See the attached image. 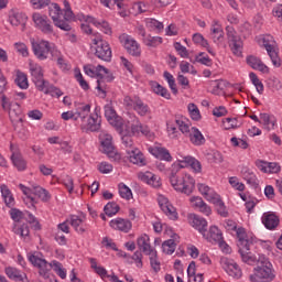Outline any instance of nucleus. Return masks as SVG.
Wrapping results in <instances>:
<instances>
[{"mask_svg": "<svg viewBox=\"0 0 282 282\" xmlns=\"http://www.w3.org/2000/svg\"><path fill=\"white\" fill-rule=\"evenodd\" d=\"M100 107L95 108V112L89 115L87 119V123H82L80 129L82 131H100Z\"/></svg>", "mask_w": 282, "mask_h": 282, "instance_id": "f8f14e48", "label": "nucleus"}, {"mask_svg": "<svg viewBox=\"0 0 282 282\" xmlns=\"http://www.w3.org/2000/svg\"><path fill=\"white\" fill-rule=\"evenodd\" d=\"M175 248H177L175 239H169L162 243V250L165 252V254H173V252H175Z\"/></svg>", "mask_w": 282, "mask_h": 282, "instance_id": "de8ad7c7", "label": "nucleus"}, {"mask_svg": "<svg viewBox=\"0 0 282 282\" xmlns=\"http://www.w3.org/2000/svg\"><path fill=\"white\" fill-rule=\"evenodd\" d=\"M14 235H19L20 237H29L30 236V227L26 224L13 226Z\"/></svg>", "mask_w": 282, "mask_h": 282, "instance_id": "49530a36", "label": "nucleus"}, {"mask_svg": "<svg viewBox=\"0 0 282 282\" xmlns=\"http://www.w3.org/2000/svg\"><path fill=\"white\" fill-rule=\"evenodd\" d=\"M31 45L33 54L39 61H47V56H50V54L53 58L59 54L58 51L52 47V44L45 40L36 41L31 39Z\"/></svg>", "mask_w": 282, "mask_h": 282, "instance_id": "39448f33", "label": "nucleus"}, {"mask_svg": "<svg viewBox=\"0 0 282 282\" xmlns=\"http://www.w3.org/2000/svg\"><path fill=\"white\" fill-rule=\"evenodd\" d=\"M177 166L178 169H186L187 166H192V169H194L196 173H199V171H202V163H199V161L195 160V158L192 156L183 158Z\"/></svg>", "mask_w": 282, "mask_h": 282, "instance_id": "c756f323", "label": "nucleus"}, {"mask_svg": "<svg viewBox=\"0 0 282 282\" xmlns=\"http://www.w3.org/2000/svg\"><path fill=\"white\" fill-rule=\"evenodd\" d=\"M123 104L128 109H133V111H135L138 116H141L142 118L151 115V108L149 105L144 104V101H142V99L138 96H126Z\"/></svg>", "mask_w": 282, "mask_h": 282, "instance_id": "0eeeda50", "label": "nucleus"}, {"mask_svg": "<svg viewBox=\"0 0 282 282\" xmlns=\"http://www.w3.org/2000/svg\"><path fill=\"white\" fill-rule=\"evenodd\" d=\"M192 41L196 45H202V47H208V40L204 39V35L200 33H195L192 37Z\"/></svg>", "mask_w": 282, "mask_h": 282, "instance_id": "bf43d9fd", "label": "nucleus"}, {"mask_svg": "<svg viewBox=\"0 0 282 282\" xmlns=\"http://www.w3.org/2000/svg\"><path fill=\"white\" fill-rule=\"evenodd\" d=\"M61 14H63V10H61V6H58V3H52L48 7V15L51 17L53 23L61 19Z\"/></svg>", "mask_w": 282, "mask_h": 282, "instance_id": "58836bf2", "label": "nucleus"}, {"mask_svg": "<svg viewBox=\"0 0 282 282\" xmlns=\"http://www.w3.org/2000/svg\"><path fill=\"white\" fill-rule=\"evenodd\" d=\"M40 91L51 94L55 98H61L63 95V90L61 88H56V86H50V82H46V84H44V89Z\"/></svg>", "mask_w": 282, "mask_h": 282, "instance_id": "37998d69", "label": "nucleus"}, {"mask_svg": "<svg viewBox=\"0 0 282 282\" xmlns=\"http://www.w3.org/2000/svg\"><path fill=\"white\" fill-rule=\"evenodd\" d=\"M22 193L24 195H26V198H24L25 204H31V206L33 207V209H36V206L34 204H36V199L32 196V189H30L29 187H26L23 184L19 185Z\"/></svg>", "mask_w": 282, "mask_h": 282, "instance_id": "ea45409f", "label": "nucleus"}, {"mask_svg": "<svg viewBox=\"0 0 282 282\" xmlns=\"http://www.w3.org/2000/svg\"><path fill=\"white\" fill-rule=\"evenodd\" d=\"M110 227L115 228V230H120L121 232H129L133 225L130 223L129 219L117 218L110 221Z\"/></svg>", "mask_w": 282, "mask_h": 282, "instance_id": "393cba45", "label": "nucleus"}, {"mask_svg": "<svg viewBox=\"0 0 282 282\" xmlns=\"http://www.w3.org/2000/svg\"><path fill=\"white\" fill-rule=\"evenodd\" d=\"M28 259L30 263L34 265V268L39 269V274L40 276H43V279H50L52 270H54V272H56V274L62 279H67V272L65 271V269H63V264L61 262L53 260L50 263L47 262V260L39 258L33 253H29Z\"/></svg>", "mask_w": 282, "mask_h": 282, "instance_id": "f257e3e1", "label": "nucleus"}, {"mask_svg": "<svg viewBox=\"0 0 282 282\" xmlns=\"http://www.w3.org/2000/svg\"><path fill=\"white\" fill-rule=\"evenodd\" d=\"M249 78H250L252 85H254L258 94H263V83H261V80H259V77L257 76V74L250 73Z\"/></svg>", "mask_w": 282, "mask_h": 282, "instance_id": "13d9d810", "label": "nucleus"}, {"mask_svg": "<svg viewBox=\"0 0 282 282\" xmlns=\"http://www.w3.org/2000/svg\"><path fill=\"white\" fill-rule=\"evenodd\" d=\"M175 122L180 129L181 132L188 135L191 133V124H188V120L184 117H181L180 119H175Z\"/></svg>", "mask_w": 282, "mask_h": 282, "instance_id": "c03bdc74", "label": "nucleus"}, {"mask_svg": "<svg viewBox=\"0 0 282 282\" xmlns=\"http://www.w3.org/2000/svg\"><path fill=\"white\" fill-rule=\"evenodd\" d=\"M119 194H120V197L128 200L133 197V193H131V188H129V186H127L124 183L119 184Z\"/></svg>", "mask_w": 282, "mask_h": 282, "instance_id": "603ef678", "label": "nucleus"}, {"mask_svg": "<svg viewBox=\"0 0 282 282\" xmlns=\"http://www.w3.org/2000/svg\"><path fill=\"white\" fill-rule=\"evenodd\" d=\"M198 191L199 193L207 199V202H212L216 198L217 194L216 192L213 191L208 185L198 183Z\"/></svg>", "mask_w": 282, "mask_h": 282, "instance_id": "72a5a7b5", "label": "nucleus"}, {"mask_svg": "<svg viewBox=\"0 0 282 282\" xmlns=\"http://www.w3.org/2000/svg\"><path fill=\"white\" fill-rule=\"evenodd\" d=\"M144 43L148 47H158V45H162V37L148 35Z\"/></svg>", "mask_w": 282, "mask_h": 282, "instance_id": "6e6d98bb", "label": "nucleus"}, {"mask_svg": "<svg viewBox=\"0 0 282 282\" xmlns=\"http://www.w3.org/2000/svg\"><path fill=\"white\" fill-rule=\"evenodd\" d=\"M210 204L216 206V210L220 217H228V209H226V204L221 199V196L217 195L214 199L210 200Z\"/></svg>", "mask_w": 282, "mask_h": 282, "instance_id": "f704fd0d", "label": "nucleus"}, {"mask_svg": "<svg viewBox=\"0 0 282 282\" xmlns=\"http://www.w3.org/2000/svg\"><path fill=\"white\" fill-rule=\"evenodd\" d=\"M101 147L104 153L111 158L112 160H120V154L116 152V148L113 147V137L111 134H104L101 138Z\"/></svg>", "mask_w": 282, "mask_h": 282, "instance_id": "dca6fc26", "label": "nucleus"}, {"mask_svg": "<svg viewBox=\"0 0 282 282\" xmlns=\"http://www.w3.org/2000/svg\"><path fill=\"white\" fill-rule=\"evenodd\" d=\"M138 177L141 182L149 184V186H152L153 188H160V186H162L160 177L151 172H140Z\"/></svg>", "mask_w": 282, "mask_h": 282, "instance_id": "412c9836", "label": "nucleus"}, {"mask_svg": "<svg viewBox=\"0 0 282 282\" xmlns=\"http://www.w3.org/2000/svg\"><path fill=\"white\" fill-rule=\"evenodd\" d=\"M174 48L180 54L181 58H188V50L182 45L180 42L174 43Z\"/></svg>", "mask_w": 282, "mask_h": 282, "instance_id": "0e129e2a", "label": "nucleus"}, {"mask_svg": "<svg viewBox=\"0 0 282 282\" xmlns=\"http://www.w3.org/2000/svg\"><path fill=\"white\" fill-rule=\"evenodd\" d=\"M105 118L108 120L109 124L111 127H115L117 131H120L122 134V118L118 116L116 112V109L111 105H106L105 106Z\"/></svg>", "mask_w": 282, "mask_h": 282, "instance_id": "4468645a", "label": "nucleus"}, {"mask_svg": "<svg viewBox=\"0 0 282 282\" xmlns=\"http://www.w3.org/2000/svg\"><path fill=\"white\" fill-rule=\"evenodd\" d=\"M91 112V105L89 104H79L76 106L75 116L78 120L80 118L82 122H85L87 120V117H89V113Z\"/></svg>", "mask_w": 282, "mask_h": 282, "instance_id": "7c9ffc66", "label": "nucleus"}, {"mask_svg": "<svg viewBox=\"0 0 282 282\" xmlns=\"http://www.w3.org/2000/svg\"><path fill=\"white\" fill-rule=\"evenodd\" d=\"M128 155L132 164H138V166H147V159H144L142 151L134 149L128 151Z\"/></svg>", "mask_w": 282, "mask_h": 282, "instance_id": "cd10ccee", "label": "nucleus"}, {"mask_svg": "<svg viewBox=\"0 0 282 282\" xmlns=\"http://www.w3.org/2000/svg\"><path fill=\"white\" fill-rule=\"evenodd\" d=\"M152 89L154 94H156L158 96H162V98L171 100V93H169V89L164 88V86L156 83L152 86Z\"/></svg>", "mask_w": 282, "mask_h": 282, "instance_id": "a18cd8bd", "label": "nucleus"}, {"mask_svg": "<svg viewBox=\"0 0 282 282\" xmlns=\"http://www.w3.org/2000/svg\"><path fill=\"white\" fill-rule=\"evenodd\" d=\"M30 72L36 89H39V91L45 89L47 80L43 78V67L39 64H31Z\"/></svg>", "mask_w": 282, "mask_h": 282, "instance_id": "2eb2a0df", "label": "nucleus"}, {"mask_svg": "<svg viewBox=\"0 0 282 282\" xmlns=\"http://www.w3.org/2000/svg\"><path fill=\"white\" fill-rule=\"evenodd\" d=\"M212 34L214 43H224V29H221V26L217 25L213 28Z\"/></svg>", "mask_w": 282, "mask_h": 282, "instance_id": "09e8293b", "label": "nucleus"}, {"mask_svg": "<svg viewBox=\"0 0 282 282\" xmlns=\"http://www.w3.org/2000/svg\"><path fill=\"white\" fill-rule=\"evenodd\" d=\"M260 120L262 124H264V128L270 131V124L274 127V121L270 118V115L268 113H260Z\"/></svg>", "mask_w": 282, "mask_h": 282, "instance_id": "69168bd1", "label": "nucleus"}, {"mask_svg": "<svg viewBox=\"0 0 282 282\" xmlns=\"http://www.w3.org/2000/svg\"><path fill=\"white\" fill-rule=\"evenodd\" d=\"M131 133L132 135H140V133L142 135H149V133H151V129H149V126L138 122L137 124L131 126Z\"/></svg>", "mask_w": 282, "mask_h": 282, "instance_id": "4c0bfd02", "label": "nucleus"}, {"mask_svg": "<svg viewBox=\"0 0 282 282\" xmlns=\"http://www.w3.org/2000/svg\"><path fill=\"white\" fill-rule=\"evenodd\" d=\"M187 135L189 138V142H192L194 147H203V144H206V138H204L202 131L195 127L191 129V132Z\"/></svg>", "mask_w": 282, "mask_h": 282, "instance_id": "a878e982", "label": "nucleus"}, {"mask_svg": "<svg viewBox=\"0 0 282 282\" xmlns=\"http://www.w3.org/2000/svg\"><path fill=\"white\" fill-rule=\"evenodd\" d=\"M220 264L229 276H232V279H241L243 273L241 272V268H239V264H237L235 260L228 259V258H221Z\"/></svg>", "mask_w": 282, "mask_h": 282, "instance_id": "ddd939ff", "label": "nucleus"}, {"mask_svg": "<svg viewBox=\"0 0 282 282\" xmlns=\"http://www.w3.org/2000/svg\"><path fill=\"white\" fill-rule=\"evenodd\" d=\"M227 39H228V45L235 56H241L242 50H243V41H241V37L237 35V32L235 31V28L227 26Z\"/></svg>", "mask_w": 282, "mask_h": 282, "instance_id": "6e6552de", "label": "nucleus"}, {"mask_svg": "<svg viewBox=\"0 0 282 282\" xmlns=\"http://www.w3.org/2000/svg\"><path fill=\"white\" fill-rule=\"evenodd\" d=\"M33 193L42 199V202H48V199L52 197L50 196V192H47L45 188L41 186L33 187Z\"/></svg>", "mask_w": 282, "mask_h": 282, "instance_id": "8fccbe9b", "label": "nucleus"}, {"mask_svg": "<svg viewBox=\"0 0 282 282\" xmlns=\"http://www.w3.org/2000/svg\"><path fill=\"white\" fill-rule=\"evenodd\" d=\"M158 203H159V206H160L161 210L163 213H165V215L167 217H170V219H173L174 221H175V219H177V210L169 202V198H166L164 195H160L158 197Z\"/></svg>", "mask_w": 282, "mask_h": 282, "instance_id": "a211bd4d", "label": "nucleus"}, {"mask_svg": "<svg viewBox=\"0 0 282 282\" xmlns=\"http://www.w3.org/2000/svg\"><path fill=\"white\" fill-rule=\"evenodd\" d=\"M163 76L165 80H167L172 94H174V96H177V85L175 84V77H173L172 74L169 72H164Z\"/></svg>", "mask_w": 282, "mask_h": 282, "instance_id": "864d4df0", "label": "nucleus"}, {"mask_svg": "<svg viewBox=\"0 0 282 282\" xmlns=\"http://www.w3.org/2000/svg\"><path fill=\"white\" fill-rule=\"evenodd\" d=\"M70 226L78 232L79 235H83L86 232V228L83 227V219L78 216H72L70 217Z\"/></svg>", "mask_w": 282, "mask_h": 282, "instance_id": "79ce46f5", "label": "nucleus"}, {"mask_svg": "<svg viewBox=\"0 0 282 282\" xmlns=\"http://www.w3.org/2000/svg\"><path fill=\"white\" fill-rule=\"evenodd\" d=\"M257 263V268H254V274L250 275L251 282H272L276 278L274 274V269H272V262L263 254H259L256 257V261L251 263Z\"/></svg>", "mask_w": 282, "mask_h": 282, "instance_id": "f03ea898", "label": "nucleus"}, {"mask_svg": "<svg viewBox=\"0 0 282 282\" xmlns=\"http://www.w3.org/2000/svg\"><path fill=\"white\" fill-rule=\"evenodd\" d=\"M64 19L66 21H69V19H74V11H72V6L67 0H64Z\"/></svg>", "mask_w": 282, "mask_h": 282, "instance_id": "e2e57ef3", "label": "nucleus"}, {"mask_svg": "<svg viewBox=\"0 0 282 282\" xmlns=\"http://www.w3.org/2000/svg\"><path fill=\"white\" fill-rule=\"evenodd\" d=\"M94 36L95 56L105 63H111V46H109V42L102 40L99 33H94Z\"/></svg>", "mask_w": 282, "mask_h": 282, "instance_id": "423d86ee", "label": "nucleus"}, {"mask_svg": "<svg viewBox=\"0 0 282 282\" xmlns=\"http://www.w3.org/2000/svg\"><path fill=\"white\" fill-rule=\"evenodd\" d=\"M33 23H35V28L41 30L43 34H54V26L52 25V21L47 19V15H42L41 13H33L32 15Z\"/></svg>", "mask_w": 282, "mask_h": 282, "instance_id": "9b49d317", "label": "nucleus"}, {"mask_svg": "<svg viewBox=\"0 0 282 282\" xmlns=\"http://www.w3.org/2000/svg\"><path fill=\"white\" fill-rule=\"evenodd\" d=\"M208 161L214 164H221L224 162V155L219 151H212L207 154Z\"/></svg>", "mask_w": 282, "mask_h": 282, "instance_id": "5fc2aeb1", "label": "nucleus"}, {"mask_svg": "<svg viewBox=\"0 0 282 282\" xmlns=\"http://www.w3.org/2000/svg\"><path fill=\"white\" fill-rule=\"evenodd\" d=\"M119 41L124 47L126 52L130 54V56H134L135 58L142 55V50L140 48V44L130 35L123 33L119 36Z\"/></svg>", "mask_w": 282, "mask_h": 282, "instance_id": "1a4fd4ad", "label": "nucleus"}, {"mask_svg": "<svg viewBox=\"0 0 282 282\" xmlns=\"http://www.w3.org/2000/svg\"><path fill=\"white\" fill-rule=\"evenodd\" d=\"M24 212H21V209L12 208L10 210V216L13 221H21L23 219Z\"/></svg>", "mask_w": 282, "mask_h": 282, "instance_id": "338daca9", "label": "nucleus"}, {"mask_svg": "<svg viewBox=\"0 0 282 282\" xmlns=\"http://www.w3.org/2000/svg\"><path fill=\"white\" fill-rule=\"evenodd\" d=\"M54 25L56 28H59V30H63L64 32H70L72 30V25H69V23H67V20H57L54 22Z\"/></svg>", "mask_w": 282, "mask_h": 282, "instance_id": "774afa93", "label": "nucleus"}, {"mask_svg": "<svg viewBox=\"0 0 282 282\" xmlns=\"http://www.w3.org/2000/svg\"><path fill=\"white\" fill-rule=\"evenodd\" d=\"M192 120H195L196 122L198 120H202V113H199V108H197V105L195 104H189L187 107Z\"/></svg>", "mask_w": 282, "mask_h": 282, "instance_id": "4d7b16f0", "label": "nucleus"}, {"mask_svg": "<svg viewBox=\"0 0 282 282\" xmlns=\"http://www.w3.org/2000/svg\"><path fill=\"white\" fill-rule=\"evenodd\" d=\"M262 224L268 230H274L279 227L281 220L274 212H267L262 215Z\"/></svg>", "mask_w": 282, "mask_h": 282, "instance_id": "aec40b11", "label": "nucleus"}, {"mask_svg": "<svg viewBox=\"0 0 282 282\" xmlns=\"http://www.w3.org/2000/svg\"><path fill=\"white\" fill-rule=\"evenodd\" d=\"M137 246L139 250L145 254H155V249L151 247V238H149V235L147 234L138 238Z\"/></svg>", "mask_w": 282, "mask_h": 282, "instance_id": "4be33fe9", "label": "nucleus"}, {"mask_svg": "<svg viewBox=\"0 0 282 282\" xmlns=\"http://www.w3.org/2000/svg\"><path fill=\"white\" fill-rule=\"evenodd\" d=\"M224 124H226V129H239V121H237V118H225L223 120Z\"/></svg>", "mask_w": 282, "mask_h": 282, "instance_id": "680f3d73", "label": "nucleus"}, {"mask_svg": "<svg viewBox=\"0 0 282 282\" xmlns=\"http://www.w3.org/2000/svg\"><path fill=\"white\" fill-rule=\"evenodd\" d=\"M236 235L238 237V243H237L239 248L238 252L243 263H249V264L254 263V261H257V256L250 252V246H252V242L246 239V237H248V234H246V228L239 227L236 230Z\"/></svg>", "mask_w": 282, "mask_h": 282, "instance_id": "7ed1b4c3", "label": "nucleus"}, {"mask_svg": "<svg viewBox=\"0 0 282 282\" xmlns=\"http://www.w3.org/2000/svg\"><path fill=\"white\" fill-rule=\"evenodd\" d=\"M241 173H242L243 180H246L249 186H252V188H257V186H259V180L257 178V175L254 174V172H251L248 169H243Z\"/></svg>", "mask_w": 282, "mask_h": 282, "instance_id": "c9c22d12", "label": "nucleus"}, {"mask_svg": "<svg viewBox=\"0 0 282 282\" xmlns=\"http://www.w3.org/2000/svg\"><path fill=\"white\" fill-rule=\"evenodd\" d=\"M11 150V162L18 171H25L28 169V163L25 162V159H23V154H21V150H19L18 145H14L11 143L10 145Z\"/></svg>", "mask_w": 282, "mask_h": 282, "instance_id": "f3484780", "label": "nucleus"}, {"mask_svg": "<svg viewBox=\"0 0 282 282\" xmlns=\"http://www.w3.org/2000/svg\"><path fill=\"white\" fill-rule=\"evenodd\" d=\"M97 87L96 89L99 90L102 94V97H107V90L109 89V86L107 83H111L113 80V75H104L101 77H97Z\"/></svg>", "mask_w": 282, "mask_h": 282, "instance_id": "c85d7f7f", "label": "nucleus"}, {"mask_svg": "<svg viewBox=\"0 0 282 282\" xmlns=\"http://www.w3.org/2000/svg\"><path fill=\"white\" fill-rule=\"evenodd\" d=\"M191 226H193L195 230H198V232L203 236L208 230V221L204 217L197 215L192 216Z\"/></svg>", "mask_w": 282, "mask_h": 282, "instance_id": "b1692460", "label": "nucleus"}, {"mask_svg": "<svg viewBox=\"0 0 282 282\" xmlns=\"http://www.w3.org/2000/svg\"><path fill=\"white\" fill-rule=\"evenodd\" d=\"M15 84L20 89H28L29 84H28V76L23 74L22 72H18L17 78H15Z\"/></svg>", "mask_w": 282, "mask_h": 282, "instance_id": "3c124183", "label": "nucleus"}, {"mask_svg": "<svg viewBox=\"0 0 282 282\" xmlns=\"http://www.w3.org/2000/svg\"><path fill=\"white\" fill-rule=\"evenodd\" d=\"M0 191H1V195L4 199V204L8 208H14V196L12 195V192L10 191V188H8V185L2 184L0 186Z\"/></svg>", "mask_w": 282, "mask_h": 282, "instance_id": "2f4dec72", "label": "nucleus"}, {"mask_svg": "<svg viewBox=\"0 0 282 282\" xmlns=\"http://www.w3.org/2000/svg\"><path fill=\"white\" fill-rule=\"evenodd\" d=\"M262 45L267 50L268 55L270 56L274 67H281V58L279 57V53L274 48V37L272 35H265L262 39Z\"/></svg>", "mask_w": 282, "mask_h": 282, "instance_id": "9d476101", "label": "nucleus"}, {"mask_svg": "<svg viewBox=\"0 0 282 282\" xmlns=\"http://www.w3.org/2000/svg\"><path fill=\"white\" fill-rule=\"evenodd\" d=\"M22 219H25V221H28V224H35V228H36L37 230H41V224H39V223L36 221V217H35L34 215H32V213H30V212H24Z\"/></svg>", "mask_w": 282, "mask_h": 282, "instance_id": "052dcab7", "label": "nucleus"}, {"mask_svg": "<svg viewBox=\"0 0 282 282\" xmlns=\"http://www.w3.org/2000/svg\"><path fill=\"white\" fill-rule=\"evenodd\" d=\"M149 151L151 155H154V158H156L158 160H164L165 162L173 161V156H171V152H169L166 148L155 147V148H150Z\"/></svg>", "mask_w": 282, "mask_h": 282, "instance_id": "bb28decb", "label": "nucleus"}, {"mask_svg": "<svg viewBox=\"0 0 282 282\" xmlns=\"http://www.w3.org/2000/svg\"><path fill=\"white\" fill-rule=\"evenodd\" d=\"M170 182L174 189L184 195H191L195 191V178L188 174L178 177L176 172L172 171Z\"/></svg>", "mask_w": 282, "mask_h": 282, "instance_id": "20e7f679", "label": "nucleus"}, {"mask_svg": "<svg viewBox=\"0 0 282 282\" xmlns=\"http://www.w3.org/2000/svg\"><path fill=\"white\" fill-rule=\"evenodd\" d=\"M104 212L107 217H113V215H118V213H120V205H117L116 202H109L104 207Z\"/></svg>", "mask_w": 282, "mask_h": 282, "instance_id": "a19ab883", "label": "nucleus"}, {"mask_svg": "<svg viewBox=\"0 0 282 282\" xmlns=\"http://www.w3.org/2000/svg\"><path fill=\"white\" fill-rule=\"evenodd\" d=\"M204 239L209 241L210 243H224V235L221 234V230H219L218 226H210L209 230H207L205 234H203Z\"/></svg>", "mask_w": 282, "mask_h": 282, "instance_id": "6ab92c4d", "label": "nucleus"}, {"mask_svg": "<svg viewBox=\"0 0 282 282\" xmlns=\"http://www.w3.org/2000/svg\"><path fill=\"white\" fill-rule=\"evenodd\" d=\"M247 64L249 67H252V69H258V72H261L262 74H270V68L268 65L263 64L261 58L254 55L247 56Z\"/></svg>", "mask_w": 282, "mask_h": 282, "instance_id": "5701e85b", "label": "nucleus"}, {"mask_svg": "<svg viewBox=\"0 0 282 282\" xmlns=\"http://www.w3.org/2000/svg\"><path fill=\"white\" fill-rule=\"evenodd\" d=\"M9 21H10L11 25H15V26L25 25V21H28V17H25V14H23V13L12 12L9 15Z\"/></svg>", "mask_w": 282, "mask_h": 282, "instance_id": "e433bc0d", "label": "nucleus"}, {"mask_svg": "<svg viewBox=\"0 0 282 282\" xmlns=\"http://www.w3.org/2000/svg\"><path fill=\"white\" fill-rule=\"evenodd\" d=\"M6 274L9 276V279H12V281H23V279H28L25 273L21 272L14 267L6 268Z\"/></svg>", "mask_w": 282, "mask_h": 282, "instance_id": "473e14b6", "label": "nucleus"}]
</instances>
